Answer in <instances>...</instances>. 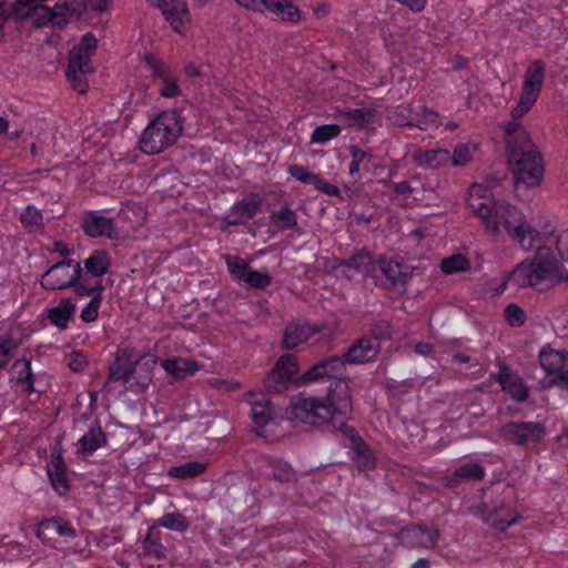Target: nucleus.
Listing matches in <instances>:
<instances>
[{"instance_id": "59", "label": "nucleus", "mask_w": 568, "mask_h": 568, "mask_svg": "<svg viewBox=\"0 0 568 568\" xmlns=\"http://www.w3.org/2000/svg\"><path fill=\"white\" fill-rule=\"evenodd\" d=\"M243 282L250 287L263 290L271 284L272 278L268 273H262L250 268V271L246 272V276Z\"/></svg>"}, {"instance_id": "57", "label": "nucleus", "mask_w": 568, "mask_h": 568, "mask_svg": "<svg viewBox=\"0 0 568 568\" xmlns=\"http://www.w3.org/2000/svg\"><path fill=\"white\" fill-rule=\"evenodd\" d=\"M389 119L393 124L399 128H415L414 108L408 105L402 110L394 111Z\"/></svg>"}, {"instance_id": "13", "label": "nucleus", "mask_w": 568, "mask_h": 568, "mask_svg": "<svg viewBox=\"0 0 568 568\" xmlns=\"http://www.w3.org/2000/svg\"><path fill=\"white\" fill-rule=\"evenodd\" d=\"M521 515L513 509L503 498L483 505V520L497 530L505 531L517 524Z\"/></svg>"}, {"instance_id": "14", "label": "nucleus", "mask_w": 568, "mask_h": 568, "mask_svg": "<svg viewBox=\"0 0 568 568\" xmlns=\"http://www.w3.org/2000/svg\"><path fill=\"white\" fill-rule=\"evenodd\" d=\"M376 262L377 271H379L387 281L385 286L387 288L405 292L406 285L413 276V268L386 255H379Z\"/></svg>"}, {"instance_id": "56", "label": "nucleus", "mask_w": 568, "mask_h": 568, "mask_svg": "<svg viewBox=\"0 0 568 568\" xmlns=\"http://www.w3.org/2000/svg\"><path fill=\"white\" fill-rule=\"evenodd\" d=\"M506 322L513 327H520L527 320L526 312L516 303L508 304L504 310Z\"/></svg>"}, {"instance_id": "39", "label": "nucleus", "mask_w": 568, "mask_h": 568, "mask_svg": "<svg viewBox=\"0 0 568 568\" xmlns=\"http://www.w3.org/2000/svg\"><path fill=\"white\" fill-rule=\"evenodd\" d=\"M376 111L371 108L348 109L341 113L348 126L367 128L374 120Z\"/></svg>"}, {"instance_id": "4", "label": "nucleus", "mask_w": 568, "mask_h": 568, "mask_svg": "<svg viewBox=\"0 0 568 568\" xmlns=\"http://www.w3.org/2000/svg\"><path fill=\"white\" fill-rule=\"evenodd\" d=\"M536 254L516 265L510 282L518 287H537L545 281L557 277L560 260L548 246L537 245Z\"/></svg>"}, {"instance_id": "41", "label": "nucleus", "mask_w": 568, "mask_h": 568, "mask_svg": "<svg viewBox=\"0 0 568 568\" xmlns=\"http://www.w3.org/2000/svg\"><path fill=\"white\" fill-rule=\"evenodd\" d=\"M414 118H415V128H418L422 131H427L430 129H437L439 126V114L428 109L426 105H420L417 109H414Z\"/></svg>"}, {"instance_id": "15", "label": "nucleus", "mask_w": 568, "mask_h": 568, "mask_svg": "<svg viewBox=\"0 0 568 568\" xmlns=\"http://www.w3.org/2000/svg\"><path fill=\"white\" fill-rule=\"evenodd\" d=\"M146 2L161 10L175 32H184V27L190 21V12L185 0H146Z\"/></svg>"}, {"instance_id": "3", "label": "nucleus", "mask_w": 568, "mask_h": 568, "mask_svg": "<svg viewBox=\"0 0 568 568\" xmlns=\"http://www.w3.org/2000/svg\"><path fill=\"white\" fill-rule=\"evenodd\" d=\"M158 358L152 354L133 356L132 348L116 352L114 362L109 366V381H122L129 392L136 395L146 390L153 379Z\"/></svg>"}, {"instance_id": "22", "label": "nucleus", "mask_w": 568, "mask_h": 568, "mask_svg": "<svg viewBox=\"0 0 568 568\" xmlns=\"http://www.w3.org/2000/svg\"><path fill=\"white\" fill-rule=\"evenodd\" d=\"M257 12H268L290 23H298L302 19L301 10L293 0H260Z\"/></svg>"}, {"instance_id": "17", "label": "nucleus", "mask_w": 568, "mask_h": 568, "mask_svg": "<svg viewBox=\"0 0 568 568\" xmlns=\"http://www.w3.org/2000/svg\"><path fill=\"white\" fill-rule=\"evenodd\" d=\"M263 204L262 197L256 193H251L247 197L235 202L227 214L223 217V222L227 225L246 224L255 216Z\"/></svg>"}, {"instance_id": "35", "label": "nucleus", "mask_w": 568, "mask_h": 568, "mask_svg": "<svg viewBox=\"0 0 568 568\" xmlns=\"http://www.w3.org/2000/svg\"><path fill=\"white\" fill-rule=\"evenodd\" d=\"M87 274L101 278L109 272L110 256L104 250L94 251L83 262Z\"/></svg>"}, {"instance_id": "10", "label": "nucleus", "mask_w": 568, "mask_h": 568, "mask_svg": "<svg viewBox=\"0 0 568 568\" xmlns=\"http://www.w3.org/2000/svg\"><path fill=\"white\" fill-rule=\"evenodd\" d=\"M498 435L508 443L526 446L541 440L546 435V428L537 422H509L499 427Z\"/></svg>"}, {"instance_id": "27", "label": "nucleus", "mask_w": 568, "mask_h": 568, "mask_svg": "<svg viewBox=\"0 0 568 568\" xmlns=\"http://www.w3.org/2000/svg\"><path fill=\"white\" fill-rule=\"evenodd\" d=\"M317 332L318 329L308 323H291L284 329L282 348L294 349L298 345L306 343Z\"/></svg>"}, {"instance_id": "40", "label": "nucleus", "mask_w": 568, "mask_h": 568, "mask_svg": "<svg viewBox=\"0 0 568 568\" xmlns=\"http://www.w3.org/2000/svg\"><path fill=\"white\" fill-rule=\"evenodd\" d=\"M353 460L361 471L372 470L376 466V458L369 446L361 440L353 446Z\"/></svg>"}, {"instance_id": "61", "label": "nucleus", "mask_w": 568, "mask_h": 568, "mask_svg": "<svg viewBox=\"0 0 568 568\" xmlns=\"http://www.w3.org/2000/svg\"><path fill=\"white\" fill-rule=\"evenodd\" d=\"M471 160V148L468 144L459 143L455 146L450 161L455 166H464Z\"/></svg>"}, {"instance_id": "43", "label": "nucleus", "mask_w": 568, "mask_h": 568, "mask_svg": "<svg viewBox=\"0 0 568 568\" xmlns=\"http://www.w3.org/2000/svg\"><path fill=\"white\" fill-rule=\"evenodd\" d=\"M206 465L200 462H187L179 466H172L168 470V475L172 478L186 479L201 475Z\"/></svg>"}, {"instance_id": "64", "label": "nucleus", "mask_w": 568, "mask_h": 568, "mask_svg": "<svg viewBox=\"0 0 568 568\" xmlns=\"http://www.w3.org/2000/svg\"><path fill=\"white\" fill-rule=\"evenodd\" d=\"M556 248L560 260L568 263V229L558 235L556 241Z\"/></svg>"}, {"instance_id": "1", "label": "nucleus", "mask_w": 568, "mask_h": 568, "mask_svg": "<svg viewBox=\"0 0 568 568\" xmlns=\"http://www.w3.org/2000/svg\"><path fill=\"white\" fill-rule=\"evenodd\" d=\"M467 203L491 235H498L503 225L507 234L525 251L532 250L539 241V232L527 223L525 215L516 206L496 201L486 186L473 184Z\"/></svg>"}, {"instance_id": "34", "label": "nucleus", "mask_w": 568, "mask_h": 568, "mask_svg": "<svg viewBox=\"0 0 568 568\" xmlns=\"http://www.w3.org/2000/svg\"><path fill=\"white\" fill-rule=\"evenodd\" d=\"M161 365L168 374L178 379H183L187 376H191L199 369V365L195 361L185 359L182 357H174L162 361Z\"/></svg>"}, {"instance_id": "11", "label": "nucleus", "mask_w": 568, "mask_h": 568, "mask_svg": "<svg viewBox=\"0 0 568 568\" xmlns=\"http://www.w3.org/2000/svg\"><path fill=\"white\" fill-rule=\"evenodd\" d=\"M331 266L333 271L341 270V275L347 280L351 278L347 271H354L364 277L375 278L377 275V262L366 248L355 250L348 258L334 257Z\"/></svg>"}, {"instance_id": "47", "label": "nucleus", "mask_w": 568, "mask_h": 568, "mask_svg": "<svg viewBox=\"0 0 568 568\" xmlns=\"http://www.w3.org/2000/svg\"><path fill=\"white\" fill-rule=\"evenodd\" d=\"M18 343L10 335H0V371L4 369L14 356Z\"/></svg>"}, {"instance_id": "32", "label": "nucleus", "mask_w": 568, "mask_h": 568, "mask_svg": "<svg viewBox=\"0 0 568 568\" xmlns=\"http://www.w3.org/2000/svg\"><path fill=\"white\" fill-rule=\"evenodd\" d=\"M55 531L61 537L74 538L77 536L75 529L70 523L62 520L58 517H52L42 520L37 528V537L45 542L48 535Z\"/></svg>"}, {"instance_id": "58", "label": "nucleus", "mask_w": 568, "mask_h": 568, "mask_svg": "<svg viewBox=\"0 0 568 568\" xmlns=\"http://www.w3.org/2000/svg\"><path fill=\"white\" fill-rule=\"evenodd\" d=\"M347 418L348 415H336V418L332 423L333 427L339 432H342L345 436H347L354 445H356L358 442L364 440L356 429L349 425H347Z\"/></svg>"}, {"instance_id": "53", "label": "nucleus", "mask_w": 568, "mask_h": 568, "mask_svg": "<svg viewBox=\"0 0 568 568\" xmlns=\"http://www.w3.org/2000/svg\"><path fill=\"white\" fill-rule=\"evenodd\" d=\"M37 4L33 0H16L9 7V19L23 20L31 18L32 10Z\"/></svg>"}, {"instance_id": "37", "label": "nucleus", "mask_w": 568, "mask_h": 568, "mask_svg": "<svg viewBox=\"0 0 568 568\" xmlns=\"http://www.w3.org/2000/svg\"><path fill=\"white\" fill-rule=\"evenodd\" d=\"M12 379L24 385L28 393L34 392V379L31 371V362L26 358H18L11 366Z\"/></svg>"}, {"instance_id": "60", "label": "nucleus", "mask_w": 568, "mask_h": 568, "mask_svg": "<svg viewBox=\"0 0 568 568\" xmlns=\"http://www.w3.org/2000/svg\"><path fill=\"white\" fill-rule=\"evenodd\" d=\"M144 61L148 68L152 71V75L155 78L163 80L172 73L171 69L163 61L156 59L152 54H145Z\"/></svg>"}, {"instance_id": "6", "label": "nucleus", "mask_w": 568, "mask_h": 568, "mask_svg": "<svg viewBox=\"0 0 568 568\" xmlns=\"http://www.w3.org/2000/svg\"><path fill=\"white\" fill-rule=\"evenodd\" d=\"M508 161L515 176L517 187L525 185L527 187L540 184L545 173L544 160L531 142L507 152Z\"/></svg>"}, {"instance_id": "7", "label": "nucleus", "mask_w": 568, "mask_h": 568, "mask_svg": "<svg viewBox=\"0 0 568 568\" xmlns=\"http://www.w3.org/2000/svg\"><path fill=\"white\" fill-rule=\"evenodd\" d=\"M297 383L301 384L298 357L292 353H285L264 377L263 387L268 394H280Z\"/></svg>"}, {"instance_id": "9", "label": "nucleus", "mask_w": 568, "mask_h": 568, "mask_svg": "<svg viewBox=\"0 0 568 568\" xmlns=\"http://www.w3.org/2000/svg\"><path fill=\"white\" fill-rule=\"evenodd\" d=\"M346 362L344 361V356L331 355L327 356L314 365H312L306 372L301 375V384L320 382L324 379H333L331 383L333 388H335L336 382H346L344 379L346 373Z\"/></svg>"}, {"instance_id": "31", "label": "nucleus", "mask_w": 568, "mask_h": 568, "mask_svg": "<svg viewBox=\"0 0 568 568\" xmlns=\"http://www.w3.org/2000/svg\"><path fill=\"white\" fill-rule=\"evenodd\" d=\"M108 444L106 436L100 426L99 422H95L89 430L79 439L77 444L78 453L83 455H91L97 449Z\"/></svg>"}, {"instance_id": "46", "label": "nucleus", "mask_w": 568, "mask_h": 568, "mask_svg": "<svg viewBox=\"0 0 568 568\" xmlns=\"http://www.w3.org/2000/svg\"><path fill=\"white\" fill-rule=\"evenodd\" d=\"M440 268L445 274H454L469 270L470 263L464 255L455 254L444 258Z\"/></svg>"}, {"instance_id": "45", "label": "nucleus", "mask_w": 568, "mask_h": 568, "mask_svg": "<svg viewBox=\"0 0 568 568\" xmlns=\"http://www.w3.org/2000/svg\"><path fill=\"white\" fill-rule=\"evenodd\" d=\"M348 152L352 158V161L348 165V174L355 176L359 173L361 165L369 163L373 159V155L371 152L363 150L356 144L349 145Z\"/></svg>"}, {"instance_id": "26", "label": "nucleus", "mask_w": 568, "mask_h": 568, "mask_svg": "<svg viewBox=\"0 0 568 568\" xmlns=\"http://www.w3.org/2000/svg\"><path fill=\"white\" fill-rule=\"evenodd\" d=\"M47 473L52 488L60 495H65L70 485L67 477L65 463L60 452H53L47 465Z\"/></svg>"}, {"instance_id": "16", "label": "nucleus", "mask_w": 568, "mask_h": 568, "mask_svg": "<svg viewBox=\"0 0 568 568\" xmlns=\"http://www.w3.org/2000/svg\"><path fill=\"white\" fill-rule=\"evenodd\" d=\"M566 355L562 352L550 348L549 346L542 347L539 352V363L541 368L548 376H552L549 381H541L542 388H550L560 386L559 375L566 372L565 369Z\"/></svg>"}, {"instance_id": "29", "label": "nucleus", "mask_w": 568, "mask_h": 568, "mask_svg": "<svg viewBox=\"0 0 568 568\" xmlns=\"http://www.w3.org/2000/svg\"><path fill=\"white\" fill-rule=\"evenodd\" d=\"M413 161L418 168L435 170L450 162V152L445 149L419 150L413 154Z\"/></svg>"}, {"instance_id": "20", "label": "nucleus", "mask_w": 568, "mask_h": 568, "mask_svg": "<svg viewBox=\"0 0 568 568\" xmlns=\"http://www.w3.org/2000/svg\"><path fill=\"white\" fill-rule=\"evenodd\" d=\"M287 173L304 184L313 185L316 190L326 195L337 196L341 200H345L344 195H342V190L338 186L327 182L318 174L310 172L303 165L292 164L288 166Z\"/></svg>"}, {"instance_id": "5", "label": "nucleus", "mask_w": 568, "mask_h": 568, "mask_svg": "<svg viewBox=\"0 0 568 568\" xmlns=\"http://www.w3.org/2000/svg\"><path fill=\"white\" fill-rule=\"evenodd\" d=\"M183 131V120L176 110L158 114L143 130L140 149L146 154H159L172 146Z\"/></svg>"}, {"instance_id": "25", "label": "nucleus", "mask_w": 568, "mask_h": 568, "mask_svg": "<svg viewBox=\"0 0 568 568\" xmlns=\"http://www.w3.org/2000/svg\"><path fill=\"white\" fill-rule=\"evenodd\" d=\"M97 45L98 40L93 33L87 32L83 34L80 42L69 52V61H71V67L78 70H81V68L84 67L88 70V65L92 64L91 57L95 51Z\"/></svg>"}, {"instance_id": "48", "label": "nucleus", "mask_w": 568, "mask_h": 568, "mask_svg": "<svg viewBox=\"0 0 568 568\" xmlns=\"http://www.w3.org/2000/svg\"><path fill=\"white\" fill-rule=\"evenodd\" d=\"M455 470L456 477H460L462 480H483L486 475L485 468L478 463H466Z\"/></svg>"}, {"instance_id": "49", "label": "nucleus", "mask_w": 568, "mask_h": 568, "mask_svg": "<svg viewBox=\"0 0 568 568\" xmlns=\"http://www.w3.org/2000/svg\"><path fill=\"white\" fill-rule=\"evenodd\" d=\"M341 126L337 124H324L317 126L312 135H311V142L312 143H318L324 144L328 142L329 140L338 136L341 134Z\"/></svg>"}, {"instance_id": "21", "label": "nucleus", "mask_w": 568, "mask_h": 568, "mask_svg": "<svg viewBox=\"0 0 568 568\" xmlns=\"http://www.w3.org/2000/svg\"><path fill=\"white\" fill-rule=\"evenodd\" d=\"M545 75V62L541 60L532 61L525 72L520 97L536 102L540 95Z\"/></svg>"}, {"instance_id": "50", "label": "nucleus", "mask_w": 568, "mask_h": 568, "mask_svg": "<svg viewBox=\"0 0 568 568\" xmlns=\"http://www.w3.org/2000/svg\"><path fill=\"white\" fill-rule=\"evenodd\" d=\"M365 336L369 339H373L375 345H382V342L392 339V326L386 321H379L372 325L369 333Z\"/></svg>"}, {"instance_id": "8", "label": "nucleus", "mask_w": 568, "mask_h": 568, "mask_svg": "<svg viewBox=\"0 0 568 568\" xmlns=\"http://www.w3.org/2000/svg\"><path fill=\"white\" fill-rule=\"evenodd\" d=\"M81 277V263L65 258L54 263L41 275L40 285L45 291H60L77 284Z\"/></svg>"}, {"instance_id": "63", "label": "nucleus", "mask_w": 568, "mask_h": 568, "mask_svg": "<svg viewBox=\"0 0 568 568\" xmlns=\"http://www.w3.org/2000/svg\"><path fill=\"white\" fill-rule=\"evenodd\" d=\"M181 90L178 84L175 77L172 73L162 80V87L160 89V94L164 98H175L180 95Z\"/></svg>"}, {"instance_id": "44", "label": "nucleus", "mask_w": 568, "mask_h": 568, "mask_svg": "<svg viewBox=\"0 0 568 568\" xmlns=\"http://www.w3.org/2000/svg\"><path fill=\"white\" fill-rule=\"evenodd\" d=\"M155 523L160 527L178 532H184L190 527L187 518L181 513H166Z\"/></svg>"}, {"instance_id": "36", "label": "nucleus", "mask_w": 568, "mask_h": 568, "mask_svg": "<svg viewBox=\"0 0 568 568\" xmlns=\"http://www.w3.org/2000/svg\"><path fill=\"white\" fill-rule=\"evenodd\" d=\"M270 220L272 224L282 232L297 230L298 227L297 214L288 204L282 205L280 210L272 211Z\"/></svg>"}, {"instance_id": "23", "label": "nucleus", "mask_w": 568, "mask_h": 568, "mask_svg": "<svg viewBox=\"0 0 568 568\" xmlns=\"http://www.w3.org/2000/svg\"><path fill=\"white\" fill-rule=\"evenodd\" d=\"M402 540L409 547L433 548L439 538L438 530L422 525L407 527L400 532Z\"/></svg>"}, {"instance_id": "28", "label": "nucleus", "mask_w": 568, "mask_h": 568, "mask_svg": "<svg viewBox=\"0 0 568 568\" xmlns=\"http://www.w3.org/2000/svg\"><path fill=\"white\" fill-rule=\"evenodd\" d=\"M54 19V29L63 30L72 20L83 14L80 0H58L51 8Z\"/></svg>"}, {"instance_id": "38", "label": "nucleus", "mask_w": 568, "mask_h": 568, "mask_svg": "<svg viewBox=\"0 0 568 568\" xmlns=\"http://www.w3.org/2000/svg\"><path fill=\"white\" fill-rule=\"evenodd\" d=\"M20 222L30 234H41L44 231L42 212L32 204L27 205L21 212Z\"/></svg>"}, {"instance_id": "24", "label": "nucleus", "mask_w": 568, "mask_h": 568, "mask_svg": "<svg viewBox=\"0 0 568 568\" xmlns=\"http://www.w3.org/2000/svg\"><path fill=\"white\" fill-rule=\"evenodd\" d=\"M82 229L84 233L90 237H118V232L114 227L113 220L99 215L95 212H89L83 215Z\"/></svg>"}, {"instance_id": "12", "label": "nucleus", "mask_w": 568, "mask_h": 568, "mask_svg": "<svg viewBox=\"0 0 568 568\" xmlns=\"http://www.w3.org/2000/svg\"><path fill=\"white\" fill-rule=\"evenodd\" d=\"M497 367L498 371L491 373L490 377L499 384L501 390L517 403L526 402L530 392L524 378L506 363L498 362Z\"/></svg>"}, {"instance_id": "55", "label": "nucleus", "mask_w": 568, "mask_h": 568, "mask_svg": "<svg viewBox=\"0 0 568 568\" xmlns=\"http://www.w3.org/2000/svg\"><path fill=\"white\" fill-rule=\"evenodd\" d=\"M143 555L156 560H162L166 557L165 547L159 540L153 539L151 536H145L142 540Z\"/></svg>"}, {"instance_id": "42", "label": "nucleus", "mask_w": 568, "mask_h": 568, "mask_svg": "<svg viewBox=\"0 0 568 568\" xmlns=\"http://www.w3.org/2000/svg\"><path fill=\"white\" fill-rule=\"evenodd\" d=\"M94 71L93 65L89 64L88 70L83 67L81 70L71 67V61L68 63L67 69V79L72 84V88L77 90L80 94H84L89 84L87 81V74L92 73Z\"/></svg>"}, {"instance_id": "52", "label": "nucleus", "mask_w": 568, "mask_h": 568, "mask_svg": "<svg viewBox=\"0 0 568 568\" xmlns=\"http://www.w3.org/2000/svg\"><path fill=\"white\" fill-rule=\"evenodd\" d=\"M53 12L51 11V8L48 6H44L42 3H38L36 8L32 10L31 18L32 24L34 28L40 29L49 23L54 28V19H53Z\"/></svg>"}, {"instance_id": "2", "label": "nucleus", "mask_w": 568, "mask_h": 568, "mask_svg": "<svg viewBox=\"0 0 568 568\" xmlns=\"http://www.w3.org/2000/svg\"><path fill=\"white\" fill-rule=\"evenodd\" d=\"M353 409L347 382H336L335 388L328 386L325 398L298 397L286 409L288 418L312 426L332 424L336 415H349Z\"/></svg>"}, {"instance_id": "62", "label": "nucleus", "mask_w": 568, "mask_h": 568, "mask_svg": "<svg viewBox=\"0 0 568 568\" xmlns=\"http://www.w3.org/2000/svg\"><path fill=\"white\" fill-rule=\"evenodd\" d=\"M413 386H414V379H412V378L403 379L400 382H397L395 379H389L385 384V389L393 396H402V395L407 394Z\"/></svg>"}, {"instance_id": "51", "label": "nucleus", "mask_w": 568, "mask_h": 568, "mask_svg": "<svg viewBox=\"0 0 568 568\" xmlns=\"http://www.w3.org/2000/svg\"><path fill=\"white\" fill-rule=\"evenodd\" d=\"M268 466L271 467L270 476L278 483H288L293 479V470L291 466L282 460L270 459Z\"/></svg>"}, {"instance_id": "18", "label": "nucleus", "mask_w": 568, "mask_h": 568, "mask_svg": "<svg viewBox=\"0 0 568 568\" xmlns=\"http://www.w3.org/2000/svg\"><path fill=\"white\" fill-rule=\"evenodd\" d=\"M382 352V345H375L365 335L355 339L343 353L344 361L349 365H362L374 362Z\"/></svg>"}, {"instance_id": "54", "label": "nucleus", "mask_w": 568, "mask_h": 568, "mask_svg": "<svg viewBox=\"0 0 568 568\" xmlns=\"http://www.w3.org/2000/svg\"><path fill=\"white\" fill-rule=\"evenodd\" d=\"M225 262L230 274L235 280L243 282L246 276V272H248L251 268L248 263L239 256L230 255L225 257Z\"/></svg>"}, {"instance_id": "33", "label": "nucleus", "mask_w": 568, "mask_h": 568, "mask_svg": "<svg viewBox=\"0 0 568 568\" xmlns=\"http://www.w3.org/2000/svg\"><path fill=\"white\" fill-rule=\"evenodd\" d=\"M75 313V304L70 298H62L58 306L48 311V320L61 331L69 326L70 320Z\"/></svg>"}, {"instance_id": "19", "label": "nucleus", "mask_w": 568, "mask_h": 568, "mask_svg": "<svg viewBox=\"0 0 568 568\" xmlns=\"http://www.w3.org/2000/svg\"><path fill=\"white\" fill-rule=\"evenodd\" d=\"M248 404L251 405L250 417L254 425V433L258 436H264V428L274 418L275 409L273 403L265 398L255 399L256 395L253 392L245 394Z\"/></svg>"}, {"instance_id": "30", "label": "nucleus", "mask_w": 568, "mask_h": 568, "mask_svg": "<svg viewBox=\"0 0 568 568\" xmlns=\"http://www.w3.org/2000/svg\"><path fill=\"white\" fill-rule=\"evenodd\" d=\"M506 141V153L520 146H529L531 143L529 133L519 120L513 119L503 125Z\"/></svg>"}]
</instances>
